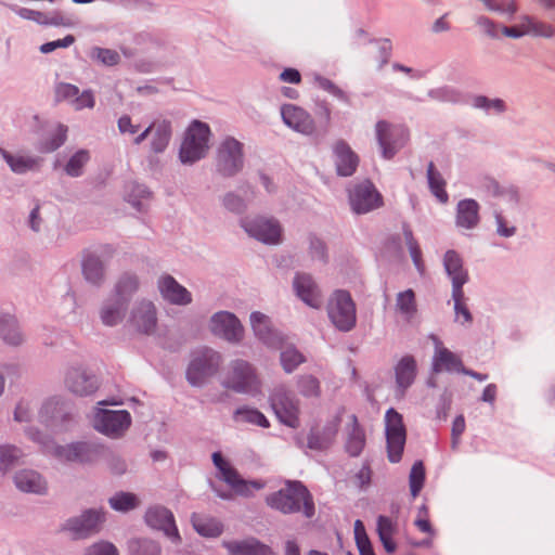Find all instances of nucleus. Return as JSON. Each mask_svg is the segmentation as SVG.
Here are the masks:
<instances>
[{"label":"nucleus","mask_w":555,"mask_h":555,"mask_svg":"<svg viewBox=\"0 0 555 555\" xmlns=\"http://www.w3.org/2000/svg\"><path fill=\"white\" fill-rule=\"evenodd\" d=\"M78 94H79L78 87L70 85V83L61 82L55 88V96H56L57 101L67 100V101H72L74 103V101Z\"/></svg>","instance_id":"0e129e2a"},{"label":"nucleus","mask_w":555,"mask_h":555,"mask_svg":"<svg viewBox=\"0 0 555 555\" xmlns=\"http://www.w3.org/2000/svg\"><path fill=\"white\" fill-rule=\"evenodd\" d=\"M210 129L208 125L195 120L189 127L180 149V159L184 164H192L208 151Z\"/></svg>","instance_id":"39448f33"},{"label":"nucleus","mask_w":555,"mask_h":555,"mask_svg":"<svg viewBox=\"0 0 555 555\" xmlns=\"http://www.w3.org/2000/svg\"><path fill=\"white\" fill-rule=\"evenodd\" d=\"M403 234L405 238V243L408 245L411 258L416 267V269L423 273L425 270V266L422 259V250L413 236V233L409 227L403 229Z\"/></svg>","instance_id":"8fccbe9b"},{"label":"nucleus","mask_w":555,"mask_h":555,"mask_svg":"<svg viewBox=\"0 0 555 555\" xmlns=\"http://www.w3.org/2000/svg\"><path fill=\"white\" fill-rule=\"evenodd\" d=\"M130 323L133 327L144 334L155 331L157 324L156 309L153 302L142 301L131 313Z\"/></svg>","instance_id":"393cba45"},{"label":"nucleus","mask_w":555,"mask_h":555,"mask_svg":"<svg viewBox=\"0 0 555 555\" xmlns=\"http://www.w3.org/2000/svg\"><path fill=\"white\" fill-rule=\"evenodd\" d=\"M221 361V356L212 349L204 348L195 351L186 371L188 380L193 386L204 384L218 372Z\"/></svg>","instance_id":"423d86ee"},{"label":"nucleus","mask_w":555,"mask_h":555,"mask_svg":"<svg viewBox=\"0 0 555 555\" xmlns=\"http://www.w3.org/2000/svg\"><path fill=\"white\" fill-rule=\"evenodd\" d=\"M212 462L220 472V478L238 495L248 496L254 490H260L264 487L262 481L243 479L237 470L222 457L220 452L212 454Z\"/></svg>","instance_id":"9d476101"},{"label":"nucleus","mask_w":555,"mask_h":555,"mask_svg":"<svg viewBox=\"0 0 555 555\" xmlns=\"http://www.w3.org/2000/svg\"><path fill=\"white\" fill-rule=\"evenodd\" d=\"M131 416L127 411L99 409L93 418V426L106 436L119 437L130 426Z\"/></svg>","instance_id":"f8f14e48"},{"label":"nucleus","mask_w":555,"mask_h":555,"mask_svg":"<svg viewBox=\"0 0 555 555\" xmlns=\"http://www.w3.org/2000/svg\"><path fill=\"white\" fill-rule=\"evenodd\" d=\"M416 372V361L412 356H404L395 366L396 383L402 393L413 384Z\"/></svg>","instance_id":"2f4dec72"},{"label":"nucleus","mask_w":555,"mask_h":555,"mask_svg":"<svg viewBox=\"0 0 555 555\" xmlns=\"http://www.w3.org/2000/svg\"><path fill=\"white\" fill-rule=\"evenodd\" d=\"M216 166L224 177L240 172L244 166L243 144L232 137L225 138L218 147Z\"/></svg>","instance_id":"6e6552de"},{"label":"nucleus","mask_w":555,"mask_h":555,"mask_svg":"<svg viewBox=\"0 0 555 555\" xmlns=\"http://www.w3.org/2000/svg\"><path fill=\"white\" fill-rule=\"evenodd\" d=\"M158 289L163 298L173 305H188L192 301L191 293L171 275L165 274L158 280Z\"/></svg>","instance_id":"a878e982"},{"label":"nucleus","mask_w":555,"mask_h":555,"mask_svg":"<svg viewBox=\"0 0 555 555\" xmlns=\"http://www.w3.org/2000/svg\"><path fill=\"white\" fill-rule=\"evenodd\" d=\"M234 418L238 422H245L249 424H254L263 428L270 427V422L264 416L263 413H261L257 409H251L247 406L238 408L234 412Z\"/></svg>","instance_id":"37998d69"},{"label":"nucleus","mask_w":555,"mask_h":555,"mask_svg":"<svg viewBox=\"0 0 555 555\" xmlns=\"http://www.w3.org/2000/svg\"><path fill=\"white\" fill-rule=\"evenodd\" d=\"M152 135L151 147L154 153H163L171 138V125L167 120L154 121L144 131L137 135L133 143L141 144L149 135Z\"/></svg>","instance_id":"dca6fc26"},{"label":"nucleus","mask_w":555,"mask_h":555,"mask_svg":"<svg viewBox=\"0 0 555 555\" xmlns=\"http://www.w3.org/2000/svg\"><path fill=\"white\" fill-rule=\"evenodd\" d=\"M327 314L336 328L349 332L356 326V304L347 291H335L327 304Z\"/></svg>","instance_id":"20e7f679"},{"label":"nucleus","mask_w":555,"mask_h":555,"mask_svg":"<svg viewBox=\"0 0 555 555\" xmlns=\"http://www.w3.org/2000/svg\"><path fill=\"white\" fill-rule=\"evenodd\" d=\"M109 505L117 512H129L139 504L138 498L130 492H118L109 499Z\"/></svg>","instance_id":"a18cd8bd"},{"label":"nucleus","mask_w":555,"mask_h":555,"mask_svg":"<svg viewBox=\"0 0 555 555\" xmlns=\"http://www.w3.org/2000/svg\"><path fill=\"white\" fill-rule=\"evenodd\" d=\"M338 433V423L331 422L326 425H314L307 437V447L315 451H326L332 447Z\"/></svg>","instance_id":"aec40b11"},{"label":"nucleus","mask_w":555,"mask_h":555,"mask_svg":"<svg viewBox=\"0 0 555 555\" xmlns=\"http://www.w3.org/2000/svg\"><path fill=\"white\" fill-rule=\"evenodd\" d=\"M0 154L10 166L11 170L15 173H25L28 170L36 169L39 165L38 158L27 157L23 155H12L1 147Z\"/></svg>","instance_id":"c9c22d12"},{"label":"nucleus","mask_w":555,"mask_h":555,"mask_svg":"<svg viewBox=\"0 0 555 555\" xmlns=\"http://www.w3.org/2000/svg\"><path fill=\"white\" fill-rule=\"evenodd\" d=\"M146 524L162 530L168 538L179 541L180 535L172 513L164 506L150 507L145 514Z\"/></svg>","instance_id":"f3484780"},{"label":"nucleus","mask_w":555,"mask_h":555,"mask_svg":"<svg viewBox=\"0 0 555 555\" xmlns=\"http://www.w3.org/2000/svg\"><path fill=\"white\" fill-rule=\"evenodd\" d=\"M427 179L433 195L436 196L440 203L446 204L449 199V195L446 191V181L436 169L433 162H430L427 167Z\"/></svg>","instance_id":"4c0bfd02"},{"label":"nucleus","mask_w":555,"mask_h":555,"mask_svg":"<svg viewBox=\"0 0 555 555\" xmlns=\"http://www.w3.org/2000/svg\"><path fill=\"white\" fill-rule=\"evenodd\" d=\"M131 555H160V546L147 539H137L129 543Z\"/></svg>","instance_id":"49530a36"},{"label":"nucleus","mask_w":555,"mask_h":555,"mask_svg":"<svg viewBox=\"0 0 555 555\" xmlns=\"http://www.w3.org/2000/svg\"><path fill=\"white\" fill-rule=\"evenodd\" d=\"M230 555H273L271 548L251 538L243 541H223Z\"/></svg>","instance_id":"cd10ccee"},{"label":"nucleus","mask_w":555,"mask_h":555,"mask_svg":"<svg viewBox=\"0 0 555 555\" xmlns=\"http://www.w3.org/2000/svg\"><path fill=\"white\" fill-rule=\"evenodd\" d=\"M245 231L253 237L267 244H276L281 240L282 230L273 219L257 218L242 222Z\"/></svg>","instance_id":"4468645a"},{"label":"nucleus","mask_w":555,"mask_h":555,"mask_svg":"<svg viewBox=\"0 0 555 555\" xmlns=\"http://www.w3.org/2000/svg\"><path fill=\"white\" fill-rule=\"evenodd\" d=\"M396 310L406 322H410L416 315L417 305L412 289H406L397 295Z\"/></svg>","instance_id":"e433bc0d"},{"label":"nucleus","mask_w":555,"mask_h":555,"mask_svg":"<svg viewBox=\"0 0 555 555\" xmlns=\"http://www.w3.org/2000/svg\"><path fill=\"white\" fill-rule=\"evenodd\" d=\"M452 298L454 301L456 320L463 324L472 322V314L465 302L464 291H460V296H457L455 293H452Z\"/></svg>","instance_id":"4d7b16f0"},{"label":"nucleus","mask_w":555,"mask_h":555,"mask_svg":"<svg viewBox=\"0 0 555 555\" xmlns=\"http://www.w3.org/2000/svg\"><path fill=\"white\" fill-rule=\"evenodd\" d=\"M91 55L108 66L117 65L120 62L118 52L112 49L94 47L91 51Z\"/></svg>","instance_id":"bf43d9fd"},{"label":"nucleus","mask_w":555,"mask_h":555,"mask_svg":"<svg viewBox=\"0 0 555 555\" xmlns=\"http://www.w3.org/2000/svg\"><path fill=\"white\" fill-rule=\"evenodd\" d=\"M375 46L376 51L373 53L372 60L378 68H382L390 59L392 44L389 39H380L375 41Z\"/></svg>","instance_id":"6e6d98bb"},{"label":"nucleus","mask_w":555,"mask_h":555,"mask_svg":"<svg viewBox=\"0 0 555 555\" xmlns=\"http://www.w3.org/2000/svg\"><path fill=\"white\" fill-rule=\"evenodd\" d=\"M333 151L337 175L341 177L352 176L359 166V156L344 140L337 141L333 146Z\"/></svg>","instance_id":"5701e85b"},{"label":"nucleus","mask_w":555,"mask_h":555,"mask_svg":"<svg viewBox=\"0 0 555 555\" xmlns=\"http://www.w3.org/2000/svg\"><path fill=\"white\" fill-rule=\"evenodd\" d=\"M474 106L478 108H483L486 111L494 109L498 113H502L505 111V104L502 100H490L483 95H479L474 99Z\"/></svg>","instance_id":"e2e57ef3"},{"label":"nucleus","mask_w":555,"mask_h":555,"mask_svg":"<svg viewBox=\"0 0 555 555\" xmlns=\"http://www.w3.org/2000/svg\"><path fill=\"white\" fill-rule=\"evenodd\" d=\"M250 323L255 335L266 345L273 347L281 343V336L271 327L267 315L260 312H253L250 314Z\"/></svg>","instance_id":"c85d7f7f"},{"label":"nucleus","mask_w":555,"mask_h":555,"mask_svg":"<svg viewBox=\"0 0 555 555\" xmlns=\"http://www.w3.org/2000/svg\"><path fill=\"white\" fill-rule=\"evenodd\" d=\"M283 121L292 129L310 134L314 131L312 117L301 107L294 104H285L281 108Z\"/></svg>","instance_id":"6ab92c4d"},{"label":"nucleus","mask_w":555,"mask_h":555,"mask_svg":"<svg viewBox=\"0 0 555 555\" xmlns=\"http://www.w3.org/2000/svg\"><path fill=\"white\" fill-rule=\"evenodd\" d=\"M483 186L487 190V192L494 197H499V196L508 194L512 199H514L516 202L519 199L518 190L515 186H509L507 189H503L499 184V182L492 178H486L483 180Z\"/></svg>","instance_id":"3c124183"},{"label":"nucleus","mask_w":555,"mask_h":555,"mask_svg":"<svg viewBox=\"0 0 555 555\" xmlns=\"http://www.w3.org/2000/svg\"><path fill=\"white\" fill-rule=\"evenodd\" d=\"M82 272L86 280L99 284L104 276L103 263L98 256L89 254L83 259Z\"/></svg>","instance_id":"a19ab883"},{"label":"nucleus","mask_w":555,"mask_h":555,"mask_svg":"<svg viewBox=\"0 0 555 555\" xmlns=\"http://www.w3.org/2000/svg\"><path fill=\"white\" fill-rule=\"evenodd\" d=\"M105 520L101 509H88L80 517L72 518L64 525V530L70 531L75 539L86 538L100 530Z\"/></svg>","instance_id":"ddd939ff"},{"label":"nucleus","mask_w":555,"mask_h":555,"mask_svg":"<svg viewBox=\"0 0 555 555\" xmlns=\"http://www.w3.org/2000/svg\"><path fill=\"white\" fill-rule=\"evenodd\" d=\"M385 421L388 460L391 463H398L402 457L406 439L402 415L395 409H389L386 412Z\"/></svg>","instance_id":"1a4fd4ad"},{"label":"nucleus","mask_w":555,"mask_h":555,"mask_svg":"<svg viewBox=\"0 0 555 555\" xmlns=\"http://www.w3.org/2000/svg\"><path fill=\"white\" fill-rule=\"evenodd\" d=\"M414 525L421 532L429 534L430 538L435 535V530L429 520V511L425 504L418 508Z\"/></svg>","instance_id":"052dcab7"},{"label":"nucleus","mask_w":555,"mask_h":555,"mask_svg":"<svg viewBox=\"0 0 555 555\" xmlns=\"http://www.w3.org/2000/svg\"><path fill=\"white\" fill-rule=\"evenodd\" d=\"M267 504L283 514L301 511L307 518L314 515V503L308 489L299 481H287L285 487L266 498Z\"/></svg>","instance_id":"f257e3e1"},{"label":"nucleus","mask_w":555,"mask_h":555,"mask_svg":"<svg viewBox=\"0 0 555 555\" xmlns=\"http://www.w3.org/2000/svg\"><path fill=\"white\" fill-rule=\"evenodd\" d=\"M269 401L276 418L282 424L294 429L300 426L299 401L285 386L275 387L269 396Z\"/></svg>","instance_id":"7ed1b4c3"},{"label":"nucleus","mask_w":555,"mask_h":555,"mask_svg":"<svg viewBox=\"0 0 555 555\" xmlns=\"http://www.w3.org/2000/svg\"><path fill=\"white\" fill-rule=\"evenodd\" d=\"M75 42V37L73 35H67L63 39H57L55 41H50L47 43H43L40 47V51L42 53H50L59 48H67L72 46Z\"/></svg>","instance_id":"774afa93"},{"label":"nucleus","mask_w":555,"mask_h":555,"mask_svg":"<svg viewBox=\"0 0 555 555\" xmlns=\"http://www.w3.org/2000/svg\"><path fill=\"white\" fill-rule=\"evenodd\" d=\"M526 27L527 36L534 38L552 39L555 37V26L535 16L524 14L520 16Z\"/></svg>","instance_id":"72a5a7b5"},{"label":"nucleus","mask_w":555,"mask_h":555,"mask_svg":"<svg viewBox=\"0 0 555 555\" xmlns=\"http://www.w3.org/2000/svg\"><path fill=\"white\" fill-rule=\"evenodd\" d=\"M191 520L196 532L203 537L216 538L223 531V525L214 517L193 514Z\"/></svg>","instance_id":"f704fd0d"},{"label":"nucleus","mask_w":555,"mask_h":555,"mask_svg":"<svg viewBox=\"0 0 555 555\" xmlns=\"http://www.w3.org/2000/svg\"><path fill=\"white\" fill-rule=\"evenodd\" d=\"M222 385L240 393L257 395L261 391V380L255 367L241 359L230 363Z\"/></svg>","instance_id":"f03ea898"},{"label":"nucleus","mask_w":555,"mask_h":555,"mask_svg":"<svg viewBox=\"0 0 555 555\" xmlns=\"http://www.w3.org/2000/svg\"><path fill=\"white\" fill-rule=\"evenodd\" d=\"M90 155L86 150L76 152L67 162L65 172L70 177H79L82 173V168L89 162Z\"/></svg>","instance_id":"de8ad7c7"},{"label":"nucleus","mask_w":555,"mask_h":555,"mask_svg":"<svg viewBox=\"0 0 555 555\" xmlns=\"http://www.w3.org/2000/svg\"><path fill=\"white\" fill-rule=\"evenodd\" d=\"M0 337L12 346H17L23 341V336L13 317L0 315Z\"/></svg>","instance_id":"ea45409f"},{"label":"nucleus","mask_w":555,"mask_h":555,"mask_svg":"<svg viewBox=\"0 0 555 555\" xmlns=\"http://www.w3.org/2000/svg\"><path fill=\"white\" fill-rule=\"evenodd\" d=\"M138 288V281L132 275L121 278L116 286V298L127 305L128 297Z\"/></svg>","instance_id":"5fc2aeb1"},{"label":"nucleus","mask_w":555,"mask_h":555,"mask_svg":"<svg viewBox=\"0 0 555 555\" xmlns=\"http://www.w3.org/2000/svg\"><path fill=\"white\" fill-rule=\"evenodd\" d=\"M365 447V433L356 415L350 416L346 426L345 449L350 456H359Z\"/></svg>","instance_id":"bb28decb"},{"label":"nucleus","mask_w":555,"mask_h":555,"mask_svg":"<svg viewBox=\"0 0 555 555\" xmlns=\"http://www.w3.org/2000/svg\"><path fill=\"white\" fill-rule=\"evenodd\" d=\"M65 385L69 391L78 396H89L95 392L99 387L96 377L80 367L67 371Z\"/></svg>","instance_id":"a211bd4d"},{"label":"nucleus","mask_w":555,"mask_h":555,"mask_svg":"<svg viewBox=\"0 0 555 555\" xmlns=\"http://www.w3.org/2000/svg\"><path fill=\"white\" fill-rule=\"evenodd\" d=\"M504 36L512 39H519L521 37L527 36L526 27L524 26V21L519 18V23L514 26H504L501 25L500 37Z\"/></svg>","instance_id":"338daca9"},{"label":"nucleus","mask_w":555,"mask_h":555,"mask_svg":"<svg viewBox=\"0 0 555 555\" xmlns=\"http://www.w3.org/2000/svg\"><path fill=\"white\" fill-rule=\"evenodd\" d=\"M293 284L297 296L309 307L319 309L322 306V294L311 275L306 273L297 274Z\"/></svg>","instance_id":"4be33fe9"},{"label":"nucleus","mask_w":555,"mask_h":555,"mask_svg":"<svg viewBox=\"0 0 555 555\" xmlns=\"http://www.w3.org/2000/svg\"><path fill=\"white\" fill-rule=\"evenodd\" d=\"M425 481V467L421 461L415 462L411 468L410 476H409V482H410V491L411 495L415 499Z\"/></svg>","instance_id":"09e8293b"},{"label":"nucleus","mask_w":555,"mask_h":555,"mask_svg":"<svg viewBox=\"0 0 555 555\" xmlns=\"http://www.w3.org/2000/svg\"><path fill=\"white\" fill-rule=\"evenodd\" d=\"M66 133H67V127H65L63 125H59L53 138L50 141L46 142L40 147V151L43 153H50V152L57 150L65 142Z\"/></svg>","instance_id":"680f3d73"},{"label":"nucleus","mask_w":555,"mask_h":555,"mask_svg":"<svg viewBox=\"0 0 555 555\" xmlns=\"http://www.w3.org/2000/svg\"><path fill=\"white\" fill-rule=\"evenodd\" d=\"M476 25L479 29L491 39L500 38L501 25L495 23L488 16L480 15L475 20Z\"/></svg>","instance_id":"13d9d810"},{"label":"nucleus","mask_w":555,"mask_h":555,"mask_svg":"<svg viewBox=\"0 0 555 555\" xmlns=\"http://www.w3.org/2000/svg\"><path fill=\"white\" fill-rule=\"evenodd\" d=\"M16 487L24 492L41 494L47 490L46 480L35 470L23 469L14 477Z\"/></svg>","instance_id":"473e14b6"},{"label":"nucleus","mask_w":555,"mask_h":555,"mask_svg":"<svg viewBox=\"0 0 555 555\" xmlns=\"http://www.w3.org/2000/svg\"><path fill=\"white\" fill-rule=\"evenodd\" d=\"M443 267L452 282V293L460 296V291L467 283L469 276L463 267V260L455 250H448L443 257Z\"/></svg>","instance_id":"412c9836"},{"label":"nucleus","mask_w":555,"mask_h":555,"mask_svg":"<svg viewBox=\"0 0 555 555\" xmlns=\"http://www.w3.org/2000/svg\"><path fill=\"white\" fill-rule=\"evenodd\" d=\"M126 306L124 301L117 298L113 302L106 304L101 310V320L103 324L107 326H114L118 324L124 315Z\"/></svg>","instance_id":"79ce46f5"},{"label":"nucleus","mask_w":555,"mask_h":555,"mask_svg":"<svg viewBox=\"0 0 555 555\" xmlns=\"http://www.w3.org/2000/svg\"><path fill=\"white\" fill-rule=\"evenodd\" d=\"M455 223L459 228L474 229L479 223V205L475 199H463L456 208Z\"/></svg>","instance_id":"7c9ffc66"},{"label":"nucleus","mask_w":555,"mask_h":555,"mask_svg":"<svg viewBox=\"0 0 555 555\" xmlns=\"http://www.w3.org/2000/svg\"><path fill=\"white\" fill-rule=\"evenodd\" d=\"M483 9L490 13L506 16L507 18L514 17L518 12L519 5L517 0H477Z\"/></svg>","instance_id":"58836bf2"},{"label":"nucleus","mask_w":555,"mask_h":555,"mask_svg":"<svg viewBox=\"0 0 555 555\" xmlns=\"http://www.w3.org/2000/svg\"><path fill=\"white\" fill-rule=\"evenodd\" d=\"M298 392L306 398L319 397L321 395V386L319 379L310 374L301 375L297 379Z\"/></svg>","instance_id":"c03bdc74"},{"label":"nucleus","mask_w":555,"mask_h":555,"mask_svg":"<svg viewBox=\"0 0 555 555\" xmlns=\"http://www.w3.org/2000/svg\"><path fill=\"white\" fill-rule=\"evenodd\" d=\"M210 328L215 335L229 341H238L243 337V326L238 319L225 311L217 312L210 321Z\"/></svg>","instance_id":"2eb2a0df"},{"label":"nucleus","mask_w":555,"mask_h":555,"mask_svg":"<svg viewBox=\"0 0 555 555\" xmlns=\"http://www.w3.org/2000/svg\"><path fill=\"white\" fill-rule=\"evenodd\" d=\"M304 361V356L294 348L289 347L281 352V364L286 373L293 372Z\"/></svg>","instance_id":"864d4df0"},{"label":"nucleus","mask_w":555,"mask_h":555,"mask_svg":"<svg viewBox=\"0 0 555 555\" xmlns=\"http://www.w3.org/2000/svg\"><path fill=\"white\" fill-rule=\"evenodd\" d=\"M376 139L386 159H391L408 142L409 131L404 126L379 120L375 126Z\"/></svg>","instance_id":"0eeeda50"},{"label":"nucleus","mask_w":555,"mask_h":555,"mask_svg":"<svg viewBox=\"0 0 555 555\" xmlns=\"http://www.w3.org/2000/svg\"><path fill=\"white\" fill-rule=\"evenodd\" d=\"M98 453V448L86 442H77L55 448V455L68 462H91L95 459Z\"/></svg>","instance_id":"b1692460"},{"label":"nucleus","mask_w":555,"mask_h":555,"mask_svg":"<svg viewBox=\"0 0 555 555\" xmlns=\"http://www.w3.org/2000/svg\"><path fill=\"white\" fill-rule=\"evenodd\" d=\"M22 455L21 450L15 447H0V470L7 472L22 457Z\"/></svg>","instance_id":"603ef678"},{"label":"nucleus","mask_w":555,"mask_h":555,"mask_svg":"<svg viewBox=\"0 0 555 555\" xmlns=\"http://www.w3.org/2000/svg\"><path fill=\"white\" fill-rule=\"evenodd\" d=\"M461 359L449 349L443 347L440 343L436 346V351L433 361V371L439 373L441 371L459 372L463 370Z\"/></svg>","instance_id":"c756f323"},{"label":"nucleus","mask_w":555,"mask_h":555,"mask_svg":"<svg viewBox=\"0 0 555 555\" xmlns=\"http://www.w3.org/2000/svg\"><path fill=\"white\" fill-rule=\"evenodd\" d=\"M349 202L353 212L367 214L383 206V196L371 181H363L349 192Z\"/></svg>","instance_id":"9b49d317"},{"label":"nucleus","mask_w":555,"mask_h":555,"mask_svg":"<svg viewBox=\"0 0 555 555\" xmlns=\"http://www.w3.org/2000/svg\"><path fill=\"white\" fill-rule=\"evenodd\" d=\"M85 555H118V550L113 543L101 541L89 546Z\"/></svg>","instance_id":"69168bd1"}]
</instances>
